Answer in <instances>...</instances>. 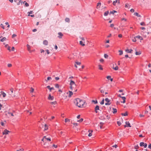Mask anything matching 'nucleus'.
<instances>
[{
    "label": "nucleus",
    "instance_id": "f257e3e1",
    "mask_svg": "<svg viewBox=\"0 0 151 151\" xmlns=\"http://www.w3.org/2000/svg\"><path fill=\"white\" fill-rule=\"evenodd\" d=\"M74 103L76 106L80 108H82L85 106L86 105V104L84 100L79 98L75 99Z\"/></svg>",
    "mask_w": 151,
    "mask_h": 151
},
{
    "label": "nucleus",
    "instance_id": "f03ea898",
    "mask_svg": "<svg viewBox=\"0 0 151 151\" xmlns=\"http://www.w3.org/2000/svg\"><path fill=\"white\" fill-rule=\"evenodd\" d=\"M70 88L72 91H73V92L77 91V85L72 80H70Z\"/></svg>",
    "mask_w": 151,
    "mask_h": 151
},
{
    "label": "nucleus",
    "instance_id": "7ed1b4c3",
    "mask_svg": "<svg viewBox=\"0 0 151 151\" xmlns=\"http://www.w3.org/2000/svg\"><path fill=\"white\" fill-rule=\"evenodd\" d=\"M105 101L106 102V103H105V105H109L111 104V103H110V100L108 98H106L105 99Z\"/></svg>",
    "mask_w": 151,
    "mask_h": 151
},
{
    "label": "nucleus",
    "instance_id": "20e7f679",
    "mask_svg": "<svg viewBox=\"0 0 151 151\" xmlns=\"http://www.w3.org/2000/svg\"><path fill=\"white\" fill-rule=\"evenodd\" d=\"M44 138H45L46 143L47 141L50 142L51 141V138L50 137H48L47 136H44Z\"/></svg>",
    "mask_w": 151,
    "mask_h": 151
},
{
    "label": "nucleus",
    "instance_id": "39448f33",
    "mask_svg": "<svg viewBox=\"0 0 151 151\" xmlns=\"http://www.w3.org/2000/svg\"><path fill=\"white\" fill-rule=\"evenodd\" d=\"M116 4L118 5L120 4L119 0H115L113 1V4L114 6H116Z\"/></svg>",
    "mask_w": 151,
    "mask_h": 151
},
{
    "label": "nucleus",
    "instance_id": "423d86ee",
    "mask_svg": "<svg viewBox=\"0 0 151 151\" xmlns=\"http://www.w3.org/2000/svg\"><path fill=\"white\" fill-rule=\"evenodd\" d=\"M140 146H144L145 148L147 146V144L146 143H144L143 142H141L140 143Z\"/></svg>",
    "mask_w": 151,
    "mask_h": 151
},
{
    "label": "nucleus",
    "instance_id": "0eeeda50",
    "mask_svg": "<svg viewBox=\"0 0 151 151\" xmlns=\"http://www.w3.org/2000/svg\"><path fill=\"white\" fill-rule=\"evenodd\" d=\"M54 99V97L51 96L50 94H49L48 97V99L49 100H53Z\"/></svg>",
    "mask_w": 151,
    "mask_h": 151
},
{
    "label": "nucleus",
    "instance_id": "6e6552de",
    "mask_svg": "<svg viewBox=\"0 0 151 151\" xmlns=\"http://www.w3.org/2000/svg\"><path fill=\"white\" fill-rule=\"evenodd\" d=\"M9 132V131L6 129L3 132L2 134L3 135L7 134H8Z\"/></svg>",
    "mask_w": 151,
    "mask_h": 151
},
{
    "label": "nucleus",
    "instance_id": "1a4fd4ad",
    "mask_svg": "<svg viewBox=\"0 0 151 151\" xmlns=\"http://www.w3.org/2000/svg\"><path fill=\"white\" fill-rule=\"evenodd\" d=\"M67 93V94H68V96L69 97H71L73 94V92L70 91H69Z\"/></svg>",
    "mask_w": 151,
    "mask_h": 151
},
{
    "label": "nucleus",
    "instance_id": "9d476101",
    "mask_svg": "<svg viewBox=\"0 0 151 151\" xmlns=\"http://www.w3.org/2000/svg\"><path fill=\"white\" fill-rule=\"evenodd\" d=\"M99 107L98 106H96L95 108V111L96 113H98V110H99Z\"/></svg>",
    "mask_w": 151,
    "mask_h": 151
},
{
    "label": "nucleus",
    "instance_id": "9b49d317",
    "mask_svg": "<svg viewBox=\"0 0 151 151\" xmlns=\"http://www.w3.org/2000/svg\"><path fill=\"white\" fill-rule=\"evenodd\" d=\"M125 124L126 125H124L125 127H131V126L130 125V124L129 123V122H125Z\"/></svg>",
    "mask_w": 151,
    "mask_h": 151
},
{
    "label": "nucleus",
    "instance_id": "f8f14e48",
    "mask_svg": "<svg viewBox=\"0 0 151 151\" xmlns=\"http://www.w3.org/2000/svg\"><path fill=\"white\" fill-rule=\"evenodd\" d=\"M125 51L127 53H131L133 51V50L132 49L129 50L127 48L126 50Z\"/></svg>",
    "mask_w": 151,
    "mask_h": 151
},
{
    "label": "nucleus",
    "instance_id": "ddd939ff",
    "mask_svg": "<svg viewBox=\"0 0 151 151\" xmlns=\"http://www.w3.org/2000/svg\"><path fill=\"white\" fill-rule=\"evenodd\" d=\"M58 37L59 38H62V37L63 36V34L61 32L58 33Z\"/></svg>",
    "mask_w": 151,
    "mask_h": 151
},
{
    "label": "nucleus",
    "instance_id": "4468645a",
    "mask_svg": "<svg viewBox=\"0 0 151 151\" xmlns=\"http://www.w3.org/2000/svg\"><path fill=\"white\" fill-rule=\"evenodd\" d=\"M101 4L100 2H99L97 4L96 8L97 9L100 8L101 6Z\"/></svg>",
    "mask_w": 151,
    "mask_h": 151
},
{
    "label": "nucleus",
    "instance_id": "2eb2a0df",
    "mask_svg": "<svg viewBox=\"0 0 151 151\" xmlns=\"http://www.w3.org/2000/svg\"><path fill=\"white\" fill-rule=\"evenodd\" d=\"M88 132L89 133L88 134V136L89 137H91L92 136L91 133L93 132L92 130L90 129L88 130Z\"/></svg>",
    "mask_w": 151,
    "mask_h": 151
},
{
    "label": "nucleus",
    "instance_id": "dca6fc26",
    "mask_svg": "<svg viewBox=\"0 0 151 151\" xmlns=\"http://www.w3.org/2000/svg\"><path fill=\"white\" fill-rule=\"evenodd\" d=\"M47 88L49 89L50 91H51V90H54V88H53V87L51 88V87H50V86H47Z\"/></svg>",
    "mask_w": 151,
    "mask_h": 151
},
{
    "label": "nucleus",
    "instance_id": "f3484780",
    "mask_svg": "<svg viewBox=\"0 0 151 151\" xmlns=\"http://www.w3.org/2000/svg\"><path fill=\"white\" fill-rule=\"evenodd\" d=\"M43 44L45 45H47L48 44V42L46 40H44L43 42Z\"/></svg>",
    "mask_w": 151,
    "mask_h": 151
},
{
    "label": "nucleus",
    "instance_id": "a211bd4d",
    "mask_svg": "<svg viewBox=\"0 0 151 151\" xmlns=\"http://www.w3.org/2000/svg\"><path fill=\"white\" fill-rule=\"evenodd\" d=\"M48 129V126L47 124H45L44 126V131H46Z\"/></svg>",
    "mask_w": 151,
    "mask_h": 151
},
{
    "label": "nucleus",
    "instance_id": "6ab92c4d",
    "mask_svg": "<svg viewBox=\"0 0 151 151\" xmlns=\"http://www.w3.org/2000/svg\"><path fill=\"white\" fill-rule=\"evenodd\" d=\"M122 99L123 100V101L122 102H121L122 103H124L125 102V100L126 99V98L125 97H122Z\"/></svg>",
    "mask_w": 151,
    "mask_h": 151
},
{
    "label": "nucleus",
    "instance_id": "aec40b11",
    "mask_svg": "<svg viewBox=\"0 0 151 151\" xmlns=\"http://www.w3.org/2000/svg\"><path fill=\"white\" fill-rule=\"evenodd\" d=\"M6 115H11L12 116H14V115H13V114L12 113H11V112H8L7 113V114H6Z\"/></svg>",
    "mask_w": 151,
    "mask_h": 151
},
{
    "label": "nucleus",
    "instance_id": "412c9836",
    "mask_svg": "<svg viewBox=\"0 0 151 151\" xmlns=\"http://www.w3.org/2000/svg\"><path fill=\"white\" fill-rule=\"evenodd\" d=\"M80 44L82 46H84L85 45L84 42H83V41H80Z\"/></svg>",
    "mask_w": 151,
    "mask_h": 151
},
{
    "label": "nucleus",
    "instance_id": "4be33fe9",
    "mask_svg": "<svg viewBox=\"0 0 151 151\" xmlns=\"http://www.w3.org/2000/svg\"><path fill=\"white\" fill-rule=\"evenodd\" d=\"M130 6H131L130 5L126 3L125 4V7L127 8H128V9H129L130 8Z\"/></svg>",
    "mask_w": 151,
    "mask_h": 151
},
{
    "label": "nucleus",
    "instance_id": "5701e85b",
    "mask_svg": "<svg viewBox=\"0 0 151 151\" xmlns=\"http://www.w3.org/2000/svg\"><path fill=\"white\" fill-rule=\"evenodd\" d=\"M136 37L138 38V39H140V40H143V38L139 35L136 36Z\"/></svg>",
    "mask_w": 151,
    "mask_h": 151
},
{
    "label": "nucleus",
    "instance_id": "b1692460",
    "mask_svg": "<svg viewBox=\"0 0 151 151\" xmlns=\"http://www.w3.org/2000/svg\"><path fill=\"white\" fill-rule=\"evenodd\" d=\"M135 51H136V49H135ZM141 54V52L140 51L137 52L136 51L135 52V54L136 55H139Z\"/></svg>",
    "mask_w": 151,
    "mask_h": 151
},
{
    "label": "nucleus",
    "instance_id": "393cba45",
    "mask_svg": "<svg viewBox=\"0 0 151 151\" xmlns=\"http://www.w3.org/2000/svg\"><path fill=\"white\" fill-rule=\"evenodd\" d=\"M1 94L4 97H5L6 96V94L4 92L1 91Z\"/></svg>",
    "mask_w": 151,
    "mask_h": 151
},
{
    "label": "nucleus",
    "instance_id": "a878e982",
    "mask_svg": "<svg viewBox=\"0 0 151 151\" xmlns=\"http://www.w3.org/2000/svg\"><path fill=\"white\" fill-rule=\"evenodd\" d=\"M27 50L29 51H30V49H31V47L30 45H27Z\"/></svg>",
    "mask_w": 151,
    "mask_h": 151
},
{
    "label": "nucleus",
    "instance_id": "bb28decb",
    "mask_svg": "<svg viewBox=\"0 0 151 151\" xmlns=\"http://www.w3.org/2000/svg\"><path fill=\"white\" fill-rule=\"evenodd\" d=\"M10 91H11V92L10 93H9V94L10 95H11L12 94V93H13V91H14V89L13 88H11L10 89Z\"/></svg>",
    "mask_w": 151,
    "mask_h": 151
},
{
    "label": "nucleus",
    "instance_id": "cd10ccee",
    "mask_svg": "<svg viewBox=\"0 0 151 151\" xmlns=\"http://www.w3.org/2000/svg\"><path fill=\"white\" fill-rule=\"evenodd\" d=\"M112 68L115 70H117L118 69V67L117 65H116L115 67H112Z\"/></svg>",
    "mask_w": 151,
    "mask_h": 151
},
{
    "label": "nucleus",
    "instance_id": "c85d7f7f",
    "mask_svg": "<svg viewBox=\"0 0 151 151\" xmlns=\"http://www.w3.org/2000/svg\"><path fill=\"white\" fill-rule=\"evenodd\" d=\"M32 13H33V11H30L29 12H27L28 16H30V14H32Z\"/></svg>",
    "mask_w": 151,
    "mask_h": 151
},
{
    "label": "nucleus",
    "instance_id": "c756f323",
    "mask_svg": "<svg viewBox=\"0 0 151 151\" xmlns=\"http://www.w3.org/2000/svg\"><path fill=\"white\" fill-rule=\"evenodd\" d=\"M116 12H117V11H115V10H113L112 11H111L110 12V14H114L115 13H116Z\"/></svg>",
    "mask_w": 151,
    "mask_h": 151
},
{
    "label": "nucleus",
    "instance_id": "7c9ffc66",
    "mask_svg": "<svg viewBox=\"0 0 151 151\" xmlns=\"http://www.w3.org/2000/svg\"><path fill=\"white\" fill-rule=\"evenodd\" d=\"M113 113L114 114H115L117 112V109H116L113 108Z\"/></svg>",
    "mask_w": 151,
    "mask_h": 151
},
{
    "label": "nucleus",
    "instance_id": "2f4dec72",
    "mask_svg": "<svg viewBox=\"0 0 151 151\" xmlns=\"http://www.w3.org/2000/svg\"><path fill=\"white\" fill-rule=\"evenodd\" d=\"M6 38L4 37L2 39H1L0 40V41L2 42H3L4 41H5L6 40Z\"/></svg>",
    "mask_w": 151,
    "mask_h": 151
},
{
    "label": "nucleus",
    "instance_id": "473e14b6",
    "mask_svg": "<svg viewBox=\"0 0 151 151\" xmlns=\"http://www.w3.org/2000/svg\"><path fill=\"white\" fill-rule=\"evenodd\" d=\"M65 21L66 22H70V19L69 18H67L65 19Z\"/></svg>",
    "mask_w": 151,
    "mask_h": 151
},
{
    "label": "nucleus",
    "instance_id": "72a5a7b5",
    "mask_svg": "<svg viewBox=\"0 0 151 151\" xmlns=\"http://www.w3.org/2000/svg\"><path fill=\"white\" fill-rule=\"evenodd\" d=\"M109 13V11H107L106 12H105L104 13V16H107L108 14Z\"/></svg>",
    "mask_w": 151,
    "mask_h": 151
},
{
    "label": "nucleus",
    "instance_id": "f704fd0d",
    "mask_svg": "<svg viewBox=\"0 0 151 151\" xmlns=\"http://www.w3.org/2000/svg\"><path fill=\"white\" fill-rule=\"evenodd\" d=\"M23 3V1L22 0H20L19 1V2L17 3V4L19 5L20 4V3L22 4Z\"/></svg>",
    "mask_w": 151,
    "mask_h": 151
},
{
    "label": "nucleus",
    "instance_id": "c9c22d12",
    "mask_svg": "<svg viewBox=\"0 0 151 151\" xmlns=\"http://www.w3.org/2000/svg\"><path fill=\"white\" fill-rule=\"evenodd\" d=\"M98 66H99V69L100 70H103V68H102V66L101 65H99Z\"/></svg>",
    "mask_w": 151,
    "mask_h": 151
},
{
    "label": "nucleus",
    "instance_id": "e433bc0d",
    "mask_svg": "<svg viewBox=\"0 0 151 151\" xmlns=\"http://www.w3.org/2000/svg\"><path fill=\"white\" fill-rule=\"evenodd\" d=\"M134 14H135L136 16H137L139 17H141V16L137 12H136Z\"/></svg>",
    "mask_w": 151,
    "mask_h": 151
},
{
    "label": "nucleus",
    "instance_id": "4c0bfd02",
    "mask_svg": "<svg viewBox=\"0 0 151 151\" xmlns=\"http://www.w3.org/2000/svg\"><path fill=\"white\" fill-rule=\"evenodd\" d=\"M50 104H51L55 105V104H57V102L56 101H53V102H50Z\"/></svg>",
    "mask_w": 151,
    "mask_h": 151
},
{
    "label": "nucleus",
    "instance_id": "58836bf2",
    "mask_svg": "<svg viewBox=\"0 0 151 151\" xmlns=\"http://www.w3.org/2000/svg\"><path fill=\"white\" fill-rule=\"evenodd\" d=\"M24 3H25V5L27 7L29 6V4L26 1H24Z\"/></svg>",
    "mask_w": 151,
    "mask_h": 151
},
{
    "label": "nucleus",
    "instance_id": "ea45409f",
    "mask_svg": "<svg viewBox=\"0 0 151 151\" xmlns=\"http://www.w3.org/2000/svg\"><path fill=\"white\" fill-rule=\"evenodd\" d=\"M122 115L124 116H126L127 115V112H126L125 113H122Z\"/></svg>",
    "mask_w": 151,
    "mask_h": 151
},
{
    "label": "nucleus",
    "instance_id": "a19ab883",
    "mask_svg": "<svg viewBox=\"0 0 151 151\" xmlns=\"http://www.w3.org/2000/svg\"><path fill=\"white\" fill-rule=\"evenodd\" d=\"M136 38V37H134L132 39V41H133V42H136V41L137 40Z\"/></svg>",
    "mask_w": 151,
    "mask_h": 151
},
{
    "label": "nucleus",
    "instance_id": "79ce46f5",
    "mask_svg": "<svg viewBox=\"0 0 151 151\" xmlns=\"http://www.w3.org/2000/svg\"><path fill=\"white\" fill-rule=\"evenodd\" d=\"M119 55H121L123 54V51L121 50H119Z\"/></svg>",
    "mask_w": 151,
    "mask_h": 151
},
{
    "label": "nucleus",
    "instance_id": "37998d69",
    "mask_svg": "<svg viewBox=\"0 0 151 151\" xmlns=\"http://www.w3.org/2000/svg\"><path fill=\"white\" fill-rule=\"evenodd\" d=\"M141 35H142L143 37L145 38H146V35H145L144 34V33L143 32H142L141 33Z\"/></svg>",
    "mask_w": 151,
    "mask_h": 151
},
{
    "label": "nucleus",
    "instance_id": "c03bdc74",
    "mask_svg": "<svg viewBox=\"0 0 151 151\" xmlns=\"http://www.w3.org/2000/svg\"><path fill=\"white\" fill-rule=\"evenodd\" d=\"M41 141H43L44 142H45V143H46V142L45 140V138H44V137H43Z\"/></svg>",
    "mask_w": 151,
    "mask_h": 151
},
{
    "label": "nucleus",
    "instance_id": "a18cd8bd",
    "mask_svg": "<svg viewBox=\"0 0 151 151\" xmlns=\"http://www.w3.org/2000/svg\"><path fill=\"white\" fill-rule=\"evenodd\" d=\"M83 120V119L81 118L80 119L77 121V122H81Z\"/></svg>",
    "mask_w": 151,
    "mask_h": 151
},
{
    "label": "nucleus",
    "instance_id": "49530a36",
    "mask_svg": "<svg viewBox=\"0 0 151 151\" xmlns=\"http://www.w3.org/2000/svg\"><path fill=\"white\" fill-rule=\"evenodd\" d=\"M75 64L78 65H80L81 64V63L80 62H76Z\"/></svg>",
    "mask_w": 151,
    "mask_h": 151
},
{
    "label": "nucleus",
    "instance_id": "de8ad7c7",
    "mask_svg": "<svg viewBox=\"0 0 151 151\" xmlns=\"http://www.w3.org/2000/svg\"><path fill=\"white\" fill-rule=\"evenodd\" d=\"M70 121V120L69 119H65V122H69Z\"/></svg>",
    "mask_w": 151,
    "mask_h": 151
},
{
    "label": "nucleus",
    "instance_id": "09e8293b",
    "mask_svg": "<svg viewBox=\"0 0 151 151\" xmlns=\"http://www.w3.org/2000/svg\"><path fill=\"white\" fill-rule=\"evenodd\" d=\"M104 57L105 58H108V55L106 54H104Z\"/></svg>",
    "mask_w": 151,
    "mask_h": 151
},
{
    "label": "nucleus",
    "instance_id": "8fccbe9b",
    "mask_svg": "<svg viewBox=\"0 0 151 151\" xmlns=\"http://www.w3.org/2000/svg\"><path fill=\"white\" fill-rule=\"evenodd\" d=\"M104 103V99H103L100 103V104L101 105L103 104Z\"/></svg>",
    "mask_w": 151,
    "mask_h": 151
},
{
    "label": "nucleus",
    "instance_id": "3c124183",
    "mask_svg": "<svg viewBox=\"0 0 151 151\" xmlns=\"http://www.w3.org/2000/svg\"><path fill=\"white\" fill-rule=\"evenodd\" d=\"M117 124H118V125L119 126L121 124V123L120 122V121H118L117 122Z\"/></svg>",
    "mask_w": 151,
    "mask_h": 151
},
{
    "label": "nucleus",
    "instance_id": "603ef678",
    "mask_svg": "<svg viewBox=\"0 0 151 151\" xmlns=\"http://www.w3.org/2000/svg\"><path fill=\"white\" fill-rule=\"evenodd\" d=\"M105 90L104 89H101L100 90V92L101 93H104V92Z\"/></svg>",
    "mask_w": 151,
    "mask_h": 151
},
{
    "label": "nucleus",
    "instance_id": "864d4df0",
    "mask_svg": "<svg viewBox=\"0 0 151 151\" xmlns=\"http://www.w3.org/2000/svg\"><path fill=\"white\" fill-rule=\"evenodd\" d=\"M83 54V52H80L79 54V55H80V58H82V55Z\"/></svg>",
    "mask_w": 151,
    "mask_h": 151
},
{
    "label": "nucleus",
    "instance_id": "5fc2aeb1",
    "mask_svg": "<svg viewBox=\"0 0 151 151\" xmlns=\"http://www.w3.org/2000/svg\"><path fill=\"white\" fill-rule=\"evenodd\" d=\"M51 78L50 77H48L47 78V80L46 81L47 82L48 81H49V80H50L51 79Z\"/></svg>",
    "mask_w": 151,
    "mask_h": 151
},
{
    "label": "nucleus",
    "instance_id": "6e6d98bb",
    "mask_svg": "<svg viewBox=\"0 0 151 151\" xmlns=\"http://www.w3.org/2000/svg\"><path fill=\"white\" fill-rule=\"evenodd\" d=\"M7 66L8 67H11L12 66V65L11 64L9 63L8 64Z\"/></svg>",
    "mask_w": 151,
    "mask_h": 151
},
{
    "label": "nucleus",
    "instance_id": "4d7b16f0",
    "mask_svg": "<svg viewBox=\"0 0 151 151\" xmlns=\"http://www.w3.org/2000/svg\"><path fill=\"white\" fill-rule=\"evenodd\" d=\"M0 26L1 27H2L3 29H5L3 24H1Z\"/></svg>",
    "mask_w": 151,
    "mask_h": 151
},
{
    "label": "nucleus",
    "instance_id": "13d9d810",
    "mask_svg": "<svg viewBox=\"0 0 151 151\" xmlns=\"http://www.w3.org/2000/svg\"><path fill=\"white\" fill-rule=\"evenodd\" d=\"M34 91V89L32 88H31V90H30V91L31 92H33Z\"/></svg>",
    "mask_w": 151,
    "mask_h": 151
},
{
    "label": "nucleus",
    "instance_id": "bf43d9fd",
    "mask_svg": "<svg viewBox=\"0 0 151 151\" xmlns=\"http://www.w3.org/2000/svg\"><path fill=\"white\" fill-rule=\"evenodd\" d=\"M55 87H56L57 88H59V86L58 84H56L55 85Z\"/></svg>",
    "mask_w": 151,
    "mask_h": 151
},
{
    "label": "nucleus",
    "instance_id": "052dcab7",
    "mask_svg": "<svg viewBox=\"0 0 151 151\" xmlns=\"http://www.w3.org/2000/svg\"><path fill=\"white\" fill-rule=\"evenodd\" d=\"M16 36H17L15 34H13V35H12V38H13L14 37H16Z\"/></svg>",
    "mask_w": 151,
    "mask_h": 151
},
{
    "label": "nucleus",
    "instance_id": "680f3d73",
    "mask_svg": "<svg viewBox=\"0 0 151 151\" xmlns=\"http://www.w3.org/2000/svg\"><path fill=\"white\" fill-rule=\"evenodd\" d=\"M122 20H124V21L126 22L127 21V19L125 18H122Z\"/></svg>",
    "mask_w": 151,
    "mask_h": 151
},
{
    "label": "nucleus",
    "instance_id": "e2e57ef3",
    "mask_svg": "<svg viewBox=\"0 0 151 151\" xmlns=\"http://www.w3.org/2000/svg\"><path fill=\"white\" fill-rule=\"evenodd\" d=\"M92 102L94 103L95 104H97V101L96 100L95 101L94 100H93Z\"/></svg>",
    "mask_w": 151,
    "mask_h": 151
},
{
    "label": "nucleus",
    "instance_id": "0e129e2a",
    "mask_svg": "<svg viewBox=\"0 0 151 151\" xmlns=\"http://www.w3.org/2000/svg\"><path fill=\"white\" fill-rule=\"evenodd\" d=\"M24 150V149L21 148L19 150H17V151H23Z\"/></svg>",
    "mask_w": 151,
    "mask_h": 151
},
{
    "label": "nucleus",
    "instance_id": "69168bd1",
    "mask_svg": "<svg viewBox=\"0 0 151 151\" xmlns=\"http://www.w3.org/2000/svg\"><path fill=\"white\" fill-rule=\"evenodd\" d=\"M107 79H110V78H111V76H108L106 77Z\"/></svg>",
    "mask_w": 151,
    "mask_h": 151
},
{
    "label": "nucleus",
    "instance_id": "338daca9",
    "mask_svg": "<svg viewBox=\"0 0 151 151\" xmlns=\"http://www.w3.org/2000/svg\"><path fill=\"white\" fill-rule=\"evenodd\" d=\"M130 11L131 12H134V10L133 9H131Z\"/></svg>",
    "mask_w": 151,
    "mask_h": 151
},
{
    "label": "nucleus",
    "instance_id": "774afa93",
    "mask_svg": "<svg viewBox=\"0 0 151 151\" xmlns=\"http://www.w3.org/2000/svg\"><path fill=\"white\" fill-rule=\"evenodd\" d=\"M138 146L137 145L135 146H134L135 149H138Z\"/></svg>",
    "mask_w": 151,
    "mask_h": 151
}]
</instances>
